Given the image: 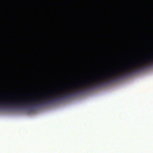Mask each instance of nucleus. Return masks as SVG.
Masks as SVG:
<instances>
[{"label":"nucleus","instance_id":"obj_3","mask_svg":"<svg viewBox=\"0 0 153 153\" xmlns=\"http://www.w3.org/2000/svg\"><path fill=\"white\" fill-rule=\"evenodd\" d=\"M80 83L81 84H82V82H80Z\"/></svg>","mask_w":153,"mask_h":153},{"label":"nucleus","instance_id":"obj_1","mask_svg":"<svg viewBox=\"0 0 153 153\" xmlns=\"http://www.w3.org/2000/svg\"><path fill=\"white\" fill-rule=\"evenodd\" d=\"M2 106L3 108H5L7 106V101H0V106Z\"/></svg>","mask_w":153,"mask_h":153},{"label":"nucleus","instance_id":"obj_7","mask_svg":"<svg viewBox=\"0 0 153 153\" xmlns=\"http://www.w3.org/2000/svg\"><path fill=\"white\" fill-rule=\"evenodd\" d=\"M137 61H140V60L139 59V60H137Z\"/></svg>","mask_w":153,"mask_h":153},{"label":"nucleus","instance_id":"obj_5","mask_svg":"<svg viewBox=\"0 0 153 153\" xmlns=\"http://www.w3.org/2000/svg\"><path fill=\"white\" fill-rule=\"evenodd\" d=\"M97 78H98V77H96V78H95V80L96 79H97Z\"/></svg>","mask_w":153,"mask_h":153},{"label":"nucleus","instance_id":"obj_4","mask_svg":"<svg viewBox=\"0 0 153 153\" xmlns=\"http://www.w3.org/2000/svg\"><path fill=\"white\" fill-rule=\"evenodd\" d=\"M97 78H98V77H96V78H95V80L96 79H97Z\"/></svg>","mask_w":153,"mask_h":153},{"label":"nucleus","instance_id":"obj_6","mask_svg":"<svg viewBox=\"0 0 153 153\" xmlns=\"http://www.w3.org/2000/svg\"><path fill=\"white\" fill-rule=\"evenodd\" d=\"M97 78H98V77H96V78H95V80L96 79H97Z\"/></svg>","mask_w":153,"mask_h":153},{"label":"nucleus","instance_id":"obj_2","mask_svg":"<svg viewBox=\"0 0 153 153\" xmlns=\"http://www.w3.org/2000/svg\"><path fill=\"white\" fill-rule=\"evenodd\" d=\"M75 86H77V85L76 84H75Z\"/></svg>","mask_w":153,"mask_h":153}]
</instances>
